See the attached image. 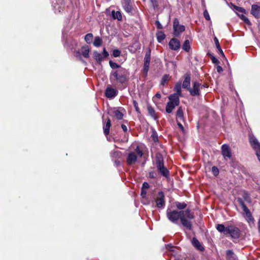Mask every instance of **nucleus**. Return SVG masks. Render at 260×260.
Listing matches in <instances>:
<instances>
[{
    "instance_id": "f257e3e1",
    "label": "nucleus",
    "mask_w": 260,
    "mask_h": 260,
    "mask_svg": "<svg viewBox=\"0 0 260 260\" xmlns=\"http://www.w3.org/2000/svg\"><path fill=\"white\" fill-rule=\"evenodd\" d=\"M168 218L172 222L177 223L180 220L182 225L189 230H191L192 224L190 220L194 218V214L190 210L187 209L185 211L169 210L167 211Z\"/></svg>"
},
{
    "instance_id": "f03ea898",
    "label": "nucleus",
    "mask_w": 260,
    "mask_h": 260,
    "mask_svg": "<svg viewBox=\"0 0 260 260\" xmlns=\"http://www.w3.org/2000/svg\"><path fill=\"white\" fill-rule=\"evenodd\" d=\"M111 75L118 82L123 84L126 81L128 73L125 69L120 68L119 70L112 72Z\"/></svg>"
},
{
    "instance_id": "7ed1b4c3",
    "label": "nucleus",
    "mask_w": 260,
    "mask_h": 260,
    "mask_svg": "<svg viewBox=\"0 0 260 260\" xmlns=\"http://www.w3.org/2000/svg\"><path fill=\"white\" fill-rule=\"evenodd\" d=\"M169 102L167 103L166 111L168 113H171L175 108L179 104V98L176 94H172L169 96Z\"/></svg>"
},
{
    "instance_id": "20e7f679",
    "label": "nucleus",
    "mask_w": 260,
    "mask_h": 260,
    "mask_svg": "<svg viewBox=\"0 0 260 260\" xmlns=\"http://www.w3.org/2000/svg\"><path fill=\"white\" fill-rule=\"evenodd\" d=\"M249 140L251 146L255 151L257 157L260 161V143L252 135H249Z\"/></svg>"
},
{
    "instance_id": "39448f33",
    "label": "nucleus",
    "mask_w": 260,
    "mask_h": 260,
    "mask_svg": "<svg viewBox=\"0 0 260 260\" xmlns=\"http://www.w3.org/2000/svg\"><path fill=\"white\" fill-rule=\"evenodd\" d=\"M226 232V236L230 235L231 238L234 239H238L240 236V230L238 228L233 225L227 226Z\"/></svg>"
},
{
    "instance_id": "423d86ee",
    "label": "nucleus",
    "mask_w": 260,
    "mask_h": 260,
    "mask_svg": "<svg viewBox=\"0 0 260 260\" xmlns=\"http://www.w3.org/2000/svg\"><path fill=\"white\" fill-rule=\"evenodd\" d=\"M156 167L159 172L165 177H168L169 171L164 167L163 160L161 157H157Z\"/></svg>"
},
{
    "instance_id": "0eeeda50",
    "label": "nucleus",
    "mask_w": 260,
    "mask_h": 260,
    "mask_svg": "<svg viewBox=\"0 0 260 260\" xmlns=\"http://www.w3.org/2000/svg\"><path fill=\"white\" fill-rule=\"evenodd\" d=\"M109 56V53L107 51L105 48H103L102 53H100L97 51L93 52V57L96 60L98 63L101 64L103 58H107Z\"/></svg>"
},
{
    "instance_id": "6e6552de",
    "label": "nucleus",
    "mask_w": 260,
    "mask_h": 260,
    "mask_svg": "<svg viewBox=\"0 0 260 260\" xmlns=\"http://www.w3.org/2000/svg\"><path fill=\"white\" fill-rule=\"evenodd\" d=\"M173 30L174 36L178 37L185 30V26L180 24L178 19L176 18L173 21Z\"/></svg>"
},
{
    "instance_id": "1a4fd4ad",
    "label": "nucleus",
    "mask_w": 260,
    "mask_h": 260,
    "mask_svg": "<svg viewBox=\"0 0 260 260\" xmlns=\"http://www.w3.org/2000/svg\"><path fill=\"white\" fill-rule=\"evenodd\" d=\"M238 202H239V204L242 207V208L243 210V211L245 212L246 214V219L247 220L249 221H252L253 220V218L252 217V216L251 215V213H250L249 210L248 208L246 207L245 204H244V202L243 201L242 199L239 198L238 199Z\"/></svg>"
},
{
    "instance_id": "9d476101",
    "label": "nucleus",
    "mask_w": 260,
    "mask_h": 260,
    "mask_svg": "<svg viewBox=\"0 0 260 260\" xmlns=\"http://www.w3.org/2000/svg\"><path fill=\"white\" fill-rule=\"evenodd\" d=\"M156 206L158 208L164 209L165 206L166 202L165 200V196L162 192H159L156 199L155 200Z\"/></svg>"
},
{
    "instance_id": "9b49d317",
    "label": "nucleus",
    "mask_w": 260,
    "mask_h": 260,
    "mask_svg": "<svg viewBox=\"0 0 260 260\" xmlns=\"http://www.w3.org/2000/svg\"><path fill=\"white\" fill-rule=\"evenodd\" d=\"M169 48L172 50H177L180 48V42L176 38H172L169 43Z\"/></svg>"
},
{
    "instance_id": "f8f14e48",
    "label": "nucleus",
    "mask_w": 260,
    "mask_h": 260,
    "mask_svg": "<svg viewBox=\"0 0 260 260\" xmlns=\"http://www.w3.org/2000/svg\"><path fill=\"white\" fill-rule=\"evenodd\" d=\"M221 153L225 159L226 157L231 158L232 156L231 149L229 145L226 144H223L222 145Z\"/></svg>"
},
{
    "instance_id": "ddd939ff",
    "label": "nucleus",
    "mask_w": 260,
    "mask_h": 260,
    "mask_svg": "<svg viewBox=\"0 0 260 260\" xmlns=\"http://www.w3.org/2000/svg\"><path fill=\"white\" fill-rule=\"evenodd\" d=\"M201 86V84L197 82H194L193 84V88L192 89L190 87L188 90L190 94L193 96L199 95L200 94L199 92V88Z\"/></svg>"
},
{
    "instance_id": "4468645a",
    "label": "nucleus",
    "mask_w": 260,
    "mask_h": 260,
    "mask_svg": "<svg viewBox=\"0 0 260 260\" xmlns=\"http://www.w3.org/2000/svg\"><path fill=\"white\" fill-rule=\"evenodd\" d=\"M118 93V91L112 87H107L105 91V95L107 98L112 99L115 97Z\"/></svg>"
},
{
    "instance_id": "2eb2a0df",
    "label": "nucleus",
    "mask_w": 260,
    "mask_h": 260,
    "mask_svg": "<svg viewBox=\"0 0 260 260\" xmlns=\"http://www.w3.org/2000/svg\"><path fill=\"white\" fill-rule=\"evenodd\" d=\"M251 13L252 15L256 18H260V6L257 5H253L251 6Z\"/></svg>"
},
{
    "instance_id": "dca6fc26",
    "label": "nucleus",
    "mask_w": 260,
    "mask_h": 260,
    "mask_svg": "<svg viewBox=\"0 0 260 260\" xmlns=\"http://www.w3.org/2000/svg\"><path fill=\"white\" fill-rule=\"evenodd\" d=\"M190 76L189 74H185L184 75V80L182 83V87L188 90L190 87Z\"/></svg>"
},
{
    "instance_id": "f3484780",
    "label": "nucleus",
    "mask_w": 260,
    "mask_h": 260,
    "mask_svg": "<svg viewBox=\"0 0 260 260\" xmlns=\"http://www.w3.org/2000/svg\"><path fill=\"white\" fill-rule=\"evenodd\" d=\"M103 122V130L104 134L107 136L109 134V129L111 126V120L108 118L106 122H104V116L102 117Z\"/></svg>"
},
{
    "instance_id": "a211bd4d",
    "label": "nucleus",
    "mask_w": 260,
    "mask_h": 260,
    "mask_svg": "<svg viewBox=\"0 0 260 260\" xmlns=\"http://www.w3.org/2000/svg\"><path fill=\"white\" fill-rule=\"evenodd\" d=\"M122 6L127 13H131L132 11V7L131 5V0H122Z\"/></svg>"
},
{
    "instance_id": "6ab92c4d",
    "label": "nucleus",
    "mask_w": 260,
    "mask_h": 260,
    "mask_svg": "<svg viewBox=\"0 0 260 260\" xmlns=\"http://www.w3.org/2000/svg\"><path fill=\"white\" fill-rule=\"evenodd\" d=\"M81 54L84 58L89 57L90 48L88 46L84 45L82 46L80 49Z\"/></svg>"
},
{
    "instance_id": "aec40b11",
    "label": "nucleus",
    "mask_w": 260,
    "mask_h": 260,
    "mask_svg": "<svg viewBox=\"0 0 260 260\" xmlns=\"http://www.w3.org/2000/svg\"><path fill=\"white\" fill-rule=\"evenodd\" d=\"M137 156L135 153L134 152H131L128 155L127 162L129 165L134 164L137 161Z\"/></svg>"
},
{
    "instance_id": "412c9836",
    "label": "nucleus",
    "mask_w": 260,
    "mask_h": 260,
    "mask_svg": "<svg viewBox=\"0 0 260 260\" xmlns=\"http://www.w3.org/2000/svg\"><path fill=\"white\" fill-rule=\"evenodd\" d=\"M191 242L193 246L196 247L198 249L201 251L204 249V247L201 245V243L196 238H193Z\"/></svg>"
},
{
    "instance_id": "4be33fe9",
    "label": "nucleus",
    "mask_w": 260,
    "mask_h": 260,
    "mask_svg": "<svg viewBox=\"0 0 260 260\" xmlns=\"http://www.w3.org/2000/svg\"><path fill=\"white\" fill-rule=\"evenodd\" d=\"M147 110H148V112L149 115L151 117H152L154 119H156L157 118V117L156 116L155 110L150 105L147 106Z\"/></svg>"
},
{
    "instance_id": "5701e85b",
    "label": "nucleus",
    "mask_w": 260,
    "mask_h": 260,
    "mask_svg": "<svg viewBox=\"0 0 260 260\" xmlns=\"http://www.w3.org/2000/svg\"><path fill=\"white\" fill-rule=\"evenodd\" d=\"M113 113L114 114V116L118 120H121L123 117V114L120 110V109H117L114 110Z\"/></svg>"
},
{
    "instance_id": "b1692460",
    "label": "nucleus",
    "mask_w": 260,
    "mask_h": 260,
    "mask_svg": "<svg viewBox=\"0 0 260 260\" xmlns=\"http://www.w3.org/2000/svg\"><path fill=\"white\" fill-rule=\"evenodd\" d=\"M175 89L176 91V93H175L174 94H176L177 95V96L179 98V96H182V93H181V82H178L176 83L175 86Z\"/></svg>"
},
{
    "instance_id": "393cba45",
    "label": "nucleus",
    "mask_w": 260,
    "mask_h": 260,
    "mask_svg": "<svg viewBox=\"0 0 260 260\" xmlns=\"http://www.w3.org/2000/svg\"><path fill=\"white\" fill-rule=\"evenodd\" d=\"M151 52L150 50H149L147 51L145 54V57H144V64L146 65H150V62L151 59Z\"/></svg>"
},
{
    "instance_id": "a878e982",
    "label": "nucleus",
    "mask_w": 260,
    "mask_h": 260,
    "mask_svg": "<svg viewBox=\"0 0 260 260\" xmlns=\"http://www.w3.org/2000/svg\"><path fill=\"white\" fill-rule=\"evenodd\" d=\"M226 258L228 260H235L236 256L231 250H228L226 251Z\"/></svg>"
},
{
    "instance_id": "bb28decb",
    "label": "nucleus",
    "mask_w": 260,
    "mask_h": 260,
    "mask_svg": "<svg viewBox=\"0 0 260 260\" xmlns=\"http://www.w3.org/2000/svg\"><path fill=\"white\" fill-rule=\"evenodd\" d=\"M216 229L220 233H222L224 234V235H226L227 226L225 227L224 225L222 224H218L216 225Z\"/></svg>"
},
{
    "instance_id": "cd10ccee",
    "label": "nucleus",
    "mask_w": 260,
    "mask_h": 260,
    "mask_svg": "<svg viewBox=\"0 0 260 260\" xmlns=\"http://www.w3.org/2000/svg\"><path fill=\"white\" fill-rule=\"evenodd\" d=\"M176 116H177V120H178V119L180 120H183V112L182 108L180 107L178 108L177 112H176Z\"/></svg>"
},
{
    "instance_id": "c85d7f7f",
    "label": "nucleus",
    "mask_w": 260,
    "mask_h": 260,
    "mask_svg": "<svg viewBox=\"0 0 260 260\" xmlns=\"http://www.w3.org/2000/svg\"><path fill=\"white\" fill-rule=\"evenodd\" d=\"M182 49L186 52H188L190 49V42L188 40H186L183 45Z\"/></svg>"
},
{
    "instance_id": "c756f323",
    "label": "nucleus",
    "mask_w": 260,
    "mask_h": 260,
    "mask_svg": "<svg viewBox=\"0 0 260 260\" xmlns=\"http://www.w3.org/2000/svg\"><path fill=\"white\" fill-rule=\"evenodd\" d=\"M102 39L99 36L95 37L94 38V42H93V45L95 47H99L102 45Z\"/></svg>"
},
{
    "instance_id": "7c9ffc66",
    "label": "nucleus",
    "mask_w": 260,
    "mask_h": 260,
    "mask_svg": "<svg viewBox=\"0 0 260 260\" xmlns=\"http://www.w3.org/2000/svg\"><path fill=\"white\" fill-rule=\"evenodd\" d=\"M112 16L114 19H117L118 20H121L122 19V15L119 11H112Z\"/></svg>"
},
{
    "instance_id": "2f4dec72",
    "label": "nucleus",
    "mask_w": 260,
    "mask_h": 260,
    "mask_svg": "<svg viewBox=\"0 0 260 260\" xmlns=\"http://www.w3.org/2000/svg\"><path fill=\"white\" fill-rule=\"evenodd\" d=\"M157 40L159 43L161 42L166 38V35L162 31H159L157 33Z\"/></svg>"
},
{
    "instance_id": "473e14b6",
    "label": "nucleus",
    "mask_w": 260,
    "mask_h": 260,
    "mask_svg": "<svg viewBox=\"0 0 260 260\" xmlns=\"http://www.w3.org/2000/svg\"><path fill=\"white\" fill-rule=\"evenodd\" d=\"M84 39L87 44H90L93 39V35L91 33L87 34L85 36Z\"/></svg>"
},
{
    "instance_id": "72a5a7b5",
    "label": "nucleus",
    "mask_w": 260,
    "mask_h": 260,
    "mask_svg": "<svg viewBox=\"0 0 260 260\" xmlns=\"http://www.w3.org/2000/svg\"><path fill=\"white\" fill-rule=\"evenodd\" d=\"M207 55L210 58L212 62L215 64H218L219 63V60L211 53L208 52Z\"/></svg>"
},
{
    "instance_id": "f704fd0d",
    "label": "nucleus",
    "mask_w": 260,
    "mask_h": 260,
    "mask_svg": "<svg viewBox=\"0 0 260 260\" xmlns=\"http://www.w3.org/2000/svg\"><path fill=\"white\" fill-rule=\"evenodd\" d=\"M177 208L180 210H183L186 208L187 205L185 203H180L178 202H176L175 203Z\"/></svg>"
},
{
    "instance_id": "c9c22d12",
    "label": "nucleus",
    "mask_w": 260,
    "mask_h": 260,
    "mask_svg": "<svg viewBox=\"0 0 260 260\" xmlns=\"http://www.w3.org/2000/svg\"><path fill=\"white\" fill-rule=\"evenodd\" d=\"M109 65L112 69L120 68V66L119 65L111 60L109 61Z\"/></svg>"
},
{
    "instance_id": "e433bc0d",
    "label": "nucleus",
    "mask_w": 260,
    "mask_h": 260,
    "mask_svg": "<svg viewBox=\"0 0 260 260\" xmlns=\"http://www.w3.org/2000/svg\"><path fill=\"white\" fill-rule=\"evenodd\" d=\"M169 75H165L161 80V84L162 85H165V84L166 83V82L168 81L169 79Z\"/></svg>"
},
{
    "instance_id": "4c0bfd02",
    "label": "nucleus",
    "mask_w": 260,
    "mask_h": 260,
    "mask_svg": "<svg viewBox=\"0 0 260 260\" xmlns=\"http://www.w3.org/2000/svg\"><path fill=\"white\" fill-rule=\"evenodd\" d=\"M121 54V51L119 49H114L113 51L112 55L114 57H119Z\"/></svg>"
},
{
    "instance_id": "58836bf2",
    "label": "nucleus",
    "mask_w": 260,
    "mask_h": 260,
    "mask_svg": "<svg viewBox=\"0 0 260 260\" xmlns=\"http://www.w3.org/2000/svg\"><path fill=\"white\" fill-rule=\"evenodd\" d=\"M150 3L151 6L154 9H157L158 8V5L156 0H150Z\"/></svg>"
},
{
    "instance_id": "ea45409f",
    "label": "nucleus",
    "mask_w": 260,
    "mask_h": 260,
    "mask_svg": "<svg viewBox=\"0 0 260 260\" xmlns=\"http://www.w3.org/2000/svg\"><path fill=\"white\" fill-rule=\"evenodd\" d=\"M111 156L112 157H120L121 156V153L119 151H114L112 153H111Z\"/></svg>"
},
{
    "instance_id": "a19ab883",
    "label": "nucleus",
    "mask_w": 260,
    "mask_h": 260,
    "mask_svg": "<svg viewBox=\"0 0 260 260\" xmlns=\"http://www.w3.org/2000/svg\"><path fill=\"white\" fill-rule=\"evenodd\" d=\"M241 18L247 24H250V21L248 19V18L244 16V15L242 14L241 16Z\"/></svg>"
},
{
    "instance_id": "79ce46f5",
    "label": "nucleus",
    "mask_w": 260,
    "mask_h": 260,
    "mask_svg": "<svg viewBox=\"0 0 260 260\" xmlns=\"http://www.w3.org/2000/svg\"><path fill=\"white\" fill-rule=\"evenodd\" d=\"M149 69V65L144 64L143 72L144 74L146 76Z\"/></svg>"
},
{
    "instance_id": "37998d69",
    "label": "nucleus",
    "mask_w": 260,
    "mask_h": 260,
    "mask_svg": "<svg viewBox=\"0 0 260 260\" xmlns=\"http://www.w3.org/2000/svg\"><path fill=\"white\" fill-rule=\"evenodd\" d=\"M133 105H134L137 112L138 113L140 114V110L138 107V104L137 102H136V101H135V100L133 101Z\"/></svg>"
},
{
    "instance_id": "c03bdc74",
    "label": "nucleus",
    "mask_w": 260,
    "mask_h": 260,
    "mask_svg": "<svg viewBox=\"0 0 260 260\" xmlns=\"http://www.w3.org/2000/svg\"><path fill=\"white\" fill-rule=\"evenodd\" d=\"M212 172L213 174L215 176H217L218 174V173H219L218 169L215 166L212 167Z\"/></svg>"
},
{
    "instance_id": "a18cd8bd",
    "label": "nucleus",
    "mask_w": 260,
    "mask_h": 260,
    "mask_svg": "<svg viewBox=\"0 0 260 260\" xmlns=\"http://www.w3.org/2000/svg\"><path fill=\"white\" fill-rule=\"evenodd\" d=\"M203 14H204V16L205 17V18L207 20H210V16H209V14L207 11V10H205L204 11V13H203Z\"/></svg>"
},
{
    "instance_id": "49530a36",
    "label": "nucleus",
    "mask_w": 260,
    "mask_h": 260,
    "mask_svg": "<svg viewBox=\"0 0 260 260\" xmlns=\"http://www.w3.org/2000/svg\"><path fill=\"white\" fill-rule=\"evenodd\" d=\"M214 41L215 46H216V47L217 49H219L220 48H221L220 46L219 41H218V39L216 37H215L214 38Z\"/></svg>"
},
{
    "instance_id": "de8ad7c7",
    "label": "nucleus",
    "mask_w": 260,
    "mask_h": 260,
    "mask_svg": "<svg viewBox=\"0 0 260 260\" xmlns=\"http://www.w3.org/2000/svg\"><path fill=\"white\" fill-rule=\"evenodd\" d=\"M146 190H147L146 189H144V188L141 189V196L142 198L143 199V200L145 198L146 196V193H147Z\"/></svg>"
},
{
    "instance_id": "09e8293b",
    "label": "nucleus",
    "mask_w": 260,
    "mask_h": 260,
    "mask_svg": "<svg viewBox=\"0 0 260 260\" xmlns=\"http://www.w3.org/2000/svg\"><path fill=\"white\" fill-rule=\"evenodd\" d=\"M135 151L137 153V154L140 157H141L143 154V152L140 149L139 147L138 146L137 147V148H136L135 149Z\"/></svg>"
},
{
    "instance_id": "8fccbe9b",
    "label": "nucleus",
    "mask_w": 260,
    "mask_h": 260,
    "mask_svg": "<svg viewBox=\"0 0 260 260\" xmlns=\"http://www.w3.org/2000/svg\"><path fill=\"white\" fill-rule=\"evenodd\" d=\"M167 249H168L170 252H174V247L171 244L166 245Z\"/></svg>"
},
{
    "instance_id": "3c124183",
    "label": "nucleus",
    "mask_w": 260,
    "mask_h": 260,
    "mask_svg": "<svg viewBox=\"0 0 260 260\" xmlns=\"http://www.w3.org/2000/svg\"><path fill=\"white\" fill-rule=\"evenodd\" d=\"M235 9L239 12L244 13L245 12V9L242 7H236Z\"/></svg>"
},
{
    "instance_id": "603ef678",
    "label": "nucleus",
    "mask_w": 260,
    "mask_h": 260,
    "mask_svg": "<svg viewBox=\"0 0 260 260\" xmlns=\"http://www.w3.org/2000/svg\"><path fill=\"white\" fill-rule=\"evenodd\" d=\"M243 198H244V200L246 201H250V197L247 193H244V194L243 196Z\"/></svg>"
},
{
    "instance_id": "864d4df0",
    "label": "nucleus",
    "mask_w": 260,
    "mask_h": 260,
    "mask_svg": "<svg viewBox=\"0 0 260 260\" xmlns=\"http://www.w3.org/2000/svg\"><path fill=\"white\" fill-rule=\"evenodd\" d=\"M155 24H156V27H157V28H158V29H162V26L161 24V23L159 22V21H156V22H155Z\"/></svg>"
},
{
    "instance_id": "5fc2aeb1",
    "label": "nucleus",
    "mask_w": 260,
    "mask_h": 260,
    "mask_svg": "<svg viewBox=\"0 0 260 260\" xmlns=\"http://www.w3.org/2000/svg\"><path fill=\"white\" fill-rule=\"evenodd\" d=\"M149 185L148 184V183L145 182L144 183H143V184L142 185V188L147 189L149 188Z\"/></svg>"
},
{
    "instance_id": "6e6d98bb",
    "label": "nucleus",
    "mask_w": 260,
    "mask_h": 260,
    "mask_svg": "<svg viewBox=\"0 0 260 260\" xmlns=\"http://www.w3.org/2000/svg\"><path fill=\"white\" fill-rule=\"evenodd\" d=\"M216 70H217V72L219 73L222 72L223 71L222 68L220 66H217L216 67Z\"/></svg>"
},
{
    "instance_id": "4d7b16f0",
    "label": "nucleus",
    "mask_w": 260,
    "mask_h": 260,
    "mask_svg": "<svg viewBox=\"0 0 260 260\" xmlns=\"http://www.w3.org/2000/svg\"><path fill=\"white\" fill-rule=\"evenodd\" d=\"M177 125H178V127H179V128H180L182 131H184V127H183V126L182 124L180 122H178V120H177Z\"/></svg>"
},
{
    "instance_id": "13d9d810",
    "label": "nucleus",
    "mask_w": 260,
    "mask_h": 260,
    "mask_svg": "<svg viewBox=\"0 0 260 260\" xmlns=\"http://www.w3.org/2000/svg\"><path fill=\"white\" fill-rule=\"evenodd\" d=\"M121 128L124 132H127V126L123 124H121Z\"/></svg>"
},
{
    "instance_id": "bf43d9fd",
    "label": "nucleus",
    "mask_w": 260,
    "mask_h": 260,
    "mask_svg": "<svg viewBox=\"0 0 260 260\" xmlns=\"http://www.w3.org/2000/svg\"><path fill=\"white\" fill-rule=\"evenodd\" d=\"M219 52V53L223 57H224V53H223V52L222 50V49L221 48H220L219 49H218Z\"/></svg>"
},
{
    "instance_id": "052dcab7",
    "label": "nucleus",
    "mask_w": 260,
    "mask_h": 260,
    "mask_svg": "<svg viewBox=\"0 0 260 260\" xmlns=\"http://www.w3.org/2000/svg\"><path fill=\"white\" fill-rule=\"evenodd\" d=\"M155 97L160 99L161 98V95L159 93H156L155 95Z\"/></svg>"
},
{
    "instance_id": "680f3d73",
    "label": "nucleus",
    "mask_w": 260,
    "mask_h": 260,
    "mask_svg": "<svg viewBox=\"0 0 260 260\" xmlns=\"http://www.w3.org/2000/svg\"><path fill=\"white\" fill-rule=\"evenodd\" d=\"M114 162H115V165L116 166H119L120 165L119 161L115 160Z\"/></svg>"
},
{
    "instance_id": "e2e57ef3",
    "label": "nucleus",
    "mask_w": 260,
    "mask_h": 260,
    "mask_svg": "<svg viewBox=\"0 0 260 260\" xmlns=\"http://www.w3.org/2000/svg\"><path fill=\"white\" fill-rule=\"evenodd\" d=\"M149 176H150V177H151V178H153V177H154V176H153V173H150V174H149Z\"/></svg>"
},
{
    "instance_id": "0e129e2a",
    "label": "nucleus",
    "mask_w": 260,
    "mask_h": 260,
    "mask_svg": "<svg viewBox=\"0 0 260 260\" xmlns=\"http://www.w3.org/2000/svg\"><path fill=\"white\" fill-rule=\"evenodd\" d=\"M258 231H259V232H260V220L258 221Z\"/></svg>"
},
{
    "instance_id": "69168bd1",
    "label": "nucleus",
    "mask_w": 260,
    "mask_h": 260,
    "mask_svg": "<svg viewBox=\"0 0 260 260\" xmlns=\"http://www.w3.org/2000/svg\"><path fill=\"white\" fill-rule=\"evenodd\" d=\"M142 202L143 204H146V203H144V200L142 201Z\"/></svg>"
},
{
    "instance_id": "338daca9",
    "label": "nucleus",
    "mask_w": 260,
    "mask_h": 260,
    "mask_svg": "<svg viewBox=\"0 0 260 260\" xmlns=\"http://www.w3.org/2000/svg\"><path fill=\"white\" fill-rule=\"evenodd\" d=\"M53 7H54V9H55V10H56V9H57V8H56V6H53Z\"/></svg>"
},
{
    "instance_id": "774afa93",
    "label": "nucleus",
    "mask_w": 260,
    "mask_h": 260,
    "mask_svg": "<svg viewBox=\"0 0 260 260\" xmlns=\"http://www.w3.org/2000/svg\"><path fill=\"white\" fill-rule=\"evenodd\" d=\"M76 54H80V52H77L76 53Z\"/></svg>"
}]
</instances>
